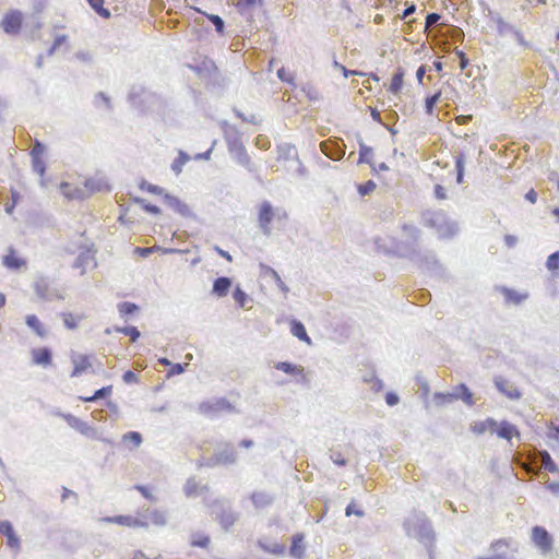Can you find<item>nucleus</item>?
Masks as SVG:
<instances>
[{"label":"nucleus","instance_id":"f257e3e1","mask_svg":"<svg viewBox=\"0 0 559 559\" xmlns=\"http://www.w3.org/2000/svg\"><path fill=\"white\" fill-rule=\"evenodd\" d=\"M23 21L24 16L21 11L10 10L3 15L0 26L4 33L15 35L20 33Z\"/></svg>","mask_w":559,"mask_h":559},{"label":"nucleus","instance_id":"f03ea898","mask_svg":"<svg viewBox=\"0 0 559 559\" xmlns=\"http://www.w3.org/2000/svg\"><path fill=\"white\" fill-rule=\"evenodd\" d=\"M532 540L543 552H549L552 547V538L543 526L532 528Z\"/></svg>","mask_w":559,"mask_h":559},{"label":"nucleus","instance_id":"7ed1b4c3","mask_svg":"<svg viewBox=\"0 0 559 559\" xmlns=\"http://www.w3.org/2000/svg\"><path fill=\"white\" fill-rule=\"evenodd\" d=\"M106 523L118 524L121 526L138 528V527H147L148 523L146 521H142L132 515H116V516H107L102 520Z\"/></svg>","mask_w":559,"mask_h":559},{"label":"nucleus","instance_id":"20e7f679","mask_svg":"<svg viewBox=\"0 0 559 559\" xmlns=\"http://www.w3.org/2000/svg\"><path fill=\"white\" fill-rule=\"evenodd\" d=\"M96 265L95 252L90 249L82 251L74 263V267L80 270L81 275L85 274L87 269H94Z\"/></svg>","mask_w":559,"mask_h":559},{"label":"nucleus","instance_id":"39448f33","mask_svg":"<svg viewBox=\"0 0 559 559\" xmlns=\"http://www.w3.org/2000/svg\"><path fill=\"white\" fill-rule=\"evenodd\" d=\"M274 217V211L270 202L265 201L260 205L258 221L264 234H270V223Z\"/></svg>","mask_w":559,"mask_h":559},{"label":"nucleus","instance_id":"423d86ee","mask_svg":"<svg viewBox=\"0 0 559 559\" xmlns=\"http://www.w3.org/2000/svg\"><path fill=\"white\" fill-rule=\"evenodd\" d=\"M0 534L5 536L7 545L11 549H15V550L20 549V546H21L20 538L15 534L14 528L9 521L0 522Z\"/></svg>","mask_w":559,"mask_h":559},{"label":"nucleus","instance_id":"0eeeda50","mask_svg":"<svg viewBox=\"0 0 559 559\" xmlns=\"http://www.w3.org/2000/svg\"><path fill=\"white\" fill-rule=\"evenodd\" d=\"M496 388L510 400H519L521 392L518 388L513 386L507 379L497 377L495 379Z\"/></svg>","mask_w":559,"mask_h":559},{"label":"nucleus","instance_id":"6e6552de","mask_svg":"<svg viewBox=\"0 0 559 559\" xmlns=\"http://www.w3.org/2000/svg\"><path fill=\"white\" fill-rule=\"evenodd\" d=\"M73 370L71 377H79L92 368L91 357L88 355H75L72 357Z\"/></svg>","mask_w":559,"mask_h":559},{"label":"nucleus","instance_id":"1a4fd4ad","mask_svg":"<svg viewBox=\"0 0 559 559\" xmlns=\"http://www.w3.org/2000/svg\"><path fill=\"white\" fill-rule=\"evenodd\" d=\"M2 263L10 270H20L26 265V260L21 258L13 248L8 249V253L3 257Z\"/></svg>","mask_w":559,"mask_h":559},{"label":"nucleus","instance_id":"9d476101","mask_svg":"<svg viewBox=\"0 0 559 559\" xmlns=\"http://www.w3.org/2000/svg\"><path fill=\"white\" fill-rule=\"evenodd\" d=\"M32 360L35 365L48 367L51 365L52 355L50 349L46 347L34 348L32 350Z\"/></svg>","mask_w":559,"mask_h":559},{"label":"nucleus","instance_id":"9b49d317","mask_svg":"<svg viewBox=\"0 0 559 559\" xmlns=\"http://www.w3.org/2000/svg\"><path fill=\"white\" fill-rule=\"evenodd\" d=\"M493 433L506 440H511L513 437H519L520 435L515 426L508 421H502L500 425L497 424Z\"/></svg>","mask_w":559,"mask_h":559},{"label":"nucleus","instance_id":"f8f14e48","mask_svg":"<svg viewBox=\"0 0 559 559\" xmlns=\"http://www.w3.org/2000/svg\"><path fill=\"white\" fill-rule=\"evenodd\" d=\"M60 192L67 198V199H82L85 197V192L80 187L70 183V182H62L60 185Z\"/></svg>","mask_w":559,"mask_h":559},{"label":"nucleus","instance_id":"ddd939ff","mask_svg":"<svg viewBox=\"0 0 559 559\" xmlns=\"http://www.w3.org/2000/svg\"><path fill=\"white\" fill-rule=\"evenodd\" d=\"M404 75L405 72L402 68H399L396 72L391 78L390 84L388 86V92L393 95H399L404 85Z\"/></svg>","mask_w":559,"mask_h":559},{"label":"nucleus","instance_id":"4468645a","mask_svg":"<svg viewBox=\"0 0 559 559\" xmlns=\"http://www.w3.org/2000/svg\"><path fill=\"white\" fill-rule=\"evenodd\" d=\"M275 368L287 374L300 377L302 380H306L305 369L301 366L294 365L287 361H280L275 365Z\"/></svg>","mask_w":559,"mask_h":559},{"label":"nucleus","instance_id":"2eb2a0df","mask_svg":"<svg viewBox=\"0 0 559 559\" xmlns=\"http://www.w3.org/2000/svg\"><path fill=\"white\" fill-rule=\"evenodd\" d=\"M26 325L34 331V333L39 337H45L47 335V330L44 323L39 320V318L35 314H28L25 318Z\"/></svg>","mask_w":559,"mask_h":559},{"label":"nucleus","instance_id":"dca6fc26","mask_svg":"<svg viewBox=\"0 0 559 559\" xmlns=\"http://www.w3.org/2000/svg\"><path fill=\"white\" fill-rule=\"evenodd\" d=\"M64 419L70 427L80 431L82 435H88L92 431V428L85 421L73 415H64Z\"/></svg>","mask_w":559,"mask_h":559},{"label":"nucleus","instance_id":"f3484780","mask_svg":"<svg viewBox=\"0 0 559 559\" xmlns=\"http://www.w3.org/2000/svg\"><path fill=\"white\" fill-rule=\"evenodd\" d=\"M34 290L38 298L47 300L51 297L50 284L47 280L40 278L34 283Z\"/></svg>","mask_w":559,"mask_h":559},{"label":"nucleus","instance_id":"a211bd4d","mask_svg":"<svg viewBox=\"0 0 559 559\" xmlns=\"http://www.w3.org/2000/svg\"><path fill=\"white\" fill-rule=\"evenodd\" d=\"M496 426H497V421L495 419L487 418L486 420L474 423L472 425V431L477 435H481L487 431H489L490 433H493V429H496Z\"/></svg>","mask_w":559,"mask_h":559},{"label":"nucleus","instance_id":"6ab92c4d","mask_svg":"<svg viewBox=\"0 0 559 559\" xmlns=\"http://www.w3.org/2000/svg\"><path fill=\"white\" fill-rule=\"evenodd\" d=\"M231 286V281L228 277H218L213 284V293L218 297L226 296Z\"/></svg>","mask_w":559,"mask_h":559},{"label":"nucleus","instance_id":"aec40b11","mask_svg":"<svg viewBox=\"0 0 559 559\" xmlns=\"http://www.w3.org/2000/svg\"><path fill=\"white\" fill-rule=\"evenodd\" d=\"M290 332L294 336H296L300 341H304L307 344H311V340L308 336L306 329L301 322L293 320L290 322Z\"/></svg>","mask_w":559,"mask_h":559},{"label":"nucleus","instance_id":"412c9836","mask_svg":"<svg viewBox=\"0 0 559 559\" xmlns=\"http://www.w3.org/2000/svg\"><path fill=\"white\" fill-rule=\"evenodd\" d=\"M64 325L69 330H74L79 326L81 320L84 319V314H74L72 312H63L61 314Z\"/></svg>","mask_w":559,"mask_h":559},{"label":"nucleus","instance_id":"4be33fe9","mask_svg":"<svg viewBox=\"0 0 559 559\" xmlns=\"http://www.w3.org/2000/svg\"><path fill=\"white\" fill-rule=\"evenodd\" d=\"M302 535H295L293 537L292 546H290V555L296 558H302L305 552V546L302 544Z\"/></svg>","mask_w":559,"mask_h":559},{"label":"nucleus","instance_id":"5701e85b","mask_svg":"<svg viewBox=\"0 0 559 559\" xmlns=\"http://www.w3.org/2000/svg\"><path fill=\"white\" fill-rule=\"evenodd\" d=\"M145 521L148 523V525L153 524L156 526H164L167 522L166 515L164 514V512L156 510V509L148 511L147 520H145Z\"/></svg>","mask_w":559,"mask_h":559},{"label":"nucleus","instance_id":"b1692460","mask_svg":"<svg viewBox=\"0 0 559 559\" xmlns=\"http://www.w3.org/2000/svg\"><path fill=\"white\" fill-rule=\"evenodd\" d=\"M111 393H112V385H107V386H104V388L95 391V393L91 396H80V400L83 402H94L96 400L107 397V396L111 395Z\"/></svg>","mask_w":559,"mask_h":559},{"label":"nucleus","instance_id":"393cba45","mask_svg":"<svg viewBox=\"0 0 559 559\" xmlns=\"http://www.w3.org/2000/svg\"><path fill=\"white\" fill-rule=\"evenodd\" d=\"M93 10L104 19L110 17V11L104 7L105 0H87Z\"/></svg>","mask_w":559,"mask_h":559},{"label":"nucleus","instance_id":"a878e982","mask_svg":"<svg viewBox=\"0 0 559 559\" xmlns=\"http://www.w3.org/2000/svg\"><path fill=\"white\" fill-rule=\"evenodd\" d=\"M456 399L461 397L467 405H474L473 394L465 384H460L456 388Z\"/></svg>","mask_w":559,"mask_h":559},{"label":"nucleus","instance_id":"bb28decb","mask_svg":"<svg viewBox=\"0 0 559 559\" xmlns=\"http://www.w3.org/2000/svg\"><path fill=\"white\" fill-rule=\"evenodd\" d=\"M235 459H236L235 451L233 450V448H229L227 451L217 453L215 455V463H217V464L234 463Z\"/></svg>","mask_w":559,"mask_h":559},{"label":"nucleus","instance_id":"cd10ccee","mask_svg":"<svg viewBox=\"0 0 559 559\" xmlns=\"http://www.w3.org/2000/svg\"><path fill=\"white\" fill-rule=\"evenodd\" d=\"M258 545L265 552H270L273 555H283L285 552V546L283 544H274L272 546H269L265 543H263L262 540H259Z\"/></svg>","mask_w":559,"mask_h":559},{"label":"nucleus","instance_id":"c85d7f7f","mask_svg":"<svg viewBox=\"0 0 559 559\" xmlns=\"http://www.w3.org/2000/svg\"><path fill=\"white\" fill-rule=\"evenodd\" d=\"M157 251H163V252H171L173 250H169V249H163L162 247L159 246H153V247H146V248H142V247H136L134 249V252L136 254H139L140 257L142 258H146L148 257L151 253L153 252H157Z\"/></svg>","mask_w":559,"mask_h":559},{"label":"nucleus","instance_id":"c756f323","mask_svg":"<svg viewBox=\"0 0 559 559\" xmlns=\"http://www.w3.org/2000/svg\"><path fill=\"white\" fill-rule=\"evenodd\" d=\"M122 441L124 443H131L133 448H138L142 443V436L136 431H130L123 435Z\"/></svg>","mask_w":559,"mask_h":559},{"label":"nucleus","instance_id":"7c9ffc66","mask_svg":"<svg viewBox=\"0 0 559 559\" xmlns=\"http://www.w3.org/2000/svg\"><path fill=\"white\" fill-rule=\"evenodd\" d=\"M217 520L225 530H228L235 523L236 518L233 513L223 511Z\"/></svg>","mask_w":559,"mask_h":559},{"label":"nucleus","instance_id":"2f4dec72","mask_svg":"<svg viewBox=\"0 0 559 559\" xmlns=\"http://www.w3.org/2000/svg\"><path fill=\"white\" fill-rule=\"evenodd\" d=\"M441 97V92H437L436 94L428 96L425 100V110L427 115H432L436 104Z\"/></svg>","mask_w":559,"mask_h":559},{"label":"nucleus","instance_id":"473e14b6","mask_svg":"<svg viewBox=\"0 0 559 559\" xmlns=\"http://www.w3.org/2000/svg\"><path fill=\"white\" fill-rule=\"evenodd\" d=\"M138 309L139 308H138V306L135 304H132V302H129V301H124V302H121V304L118 305L119 313L122 317H127L129 314H132L135 311H138Z\"/></svg>","mask_w":559,"mask_h":559},{"label":"nucleus","instance_id":"72a5a7b5","mask_svg":"<svg viewBox=\"0 0 559 559\" xmlns=\"http://www.w3.org/2000/svg\"><path fill=\"white\" fill-rule=\"evenodd\" d=\"M433 400L436 401L437 405H444L456 400V395L452 393H436L433 395Z\"/></svg>","mask_w":559,"mask_h":559},{"label":"nucleus","instance_id":"f704fd0d","mask_svg":"<svg viewBox=\"0 0 559 559\" xmlns=\"http://www.w3.org/2000/svg\"><path fill=\"white\" fill-rule=\"evenodd\" d=\"M464 164H465V157L463 154H460L455 157V168L457 173V182L462 183L463 176H464Z\"/></svg>","mask_w":559,"mask_h":559},{"label":"nucleus","instance_id":"c9c22d12","mask_svg":"<svg viewBox=\"0 0 559 559\" xmlns=\"http://www.w3.org/2000/svg\"><path fill=\"white\" fill-rule=\"evenodd\" d=\"M251 500L257 508H263L270 503V498L261 492H255L251 496Z\"/></svg>","mask_w":559,"mask_h":559},{"label":"nucleus","instance_id":"e433bc0d","mask_svg":"<svg viewBox=\"0 0 559 559\" xmlns=\"http://www.w3.org/2000/svg\"><path fill=\"white\" fill-rule=\"evenodd\" d=\"M188 156L180 152L179 156L173 162L171 169L176 174H180L182 170L183 165L187 163Z\"/></svg>","mask_w":559,"mask_h":559},{"label":"nucleus","instance_id":"4c0bfd02","mask_svg":"<svg viewBox=\"0 0 559 559\" xmlns=\"http://www.w3.org/2000/svg\"><path fill=\"white\" fill-rule=\"evenodd\" d=\"M191 545L193 547L206 548L210 545V537L206 535H197L192 538Z\"/></svg>","mask_w":559,"mask_h":559},{"label":"nucleus","instance_id":"58836bf2","mask_svg":"<svg viewBox=\"0 0 559 559\" xmlns=\"http://www.w3.org/2000/svg\"><path fill=\"white\" fill-rule=\"evenodd\" d=\"M117 331L130 336L132 342H135L140 337V332L135 326L118 328Z\"/></svg>","mask_w":559,"mask_h":559},{"label":"nucleus","instance_id":"ea45409f","mask_svg":"<svg viewBox=\"0 0 559 559\" xmlns=\"http://www.w3.org/2000/svg\"><path fill=\"white\" fill-rule=\"evenodd\" d=\"M542 463H543V466L549 471V472H557V465L556 463L552 461L551 456L549 455V453L545 452L543 455H542Z\"/></svg>","mask_w":559,"mask_h":559},{"label":"nucleus","instance_id":"a19ab883","mask_svg":"<svg viewBox=\"0 0 559 559\" xmlns=\"http://www.w3.org/2000/svg\"><path fill=\"white\" fill-rule=\"evenodd\" d=\"M135 201H136V203L141 204L142 209H143L145 212H148V213H151V214H155V215H157V214H159V213H160V209H159L158 206L153 205V204H151V203H147V202H145V200H143V199H136Z\"/></svg>","mask_w":559,"mask_h":559},{"label":"nucleus","instance_id":"79ce46f5","mask_svg":"<svg viewBox=\"0 0 559 559\" xmlns=\"http://www.w3.org/2000/svg\"><path fill=\"white\" fill-rule=\"evenodd\" d=\"M207 17L214 24L216 31L219 34H223V32H224V21L218 15H215V14H210V15H207Z\"/></svg>","mask_w":559,"mask_h":559},{"label":"nucleus","instance_id":"37998d69","mask_svg":"<svg viewBox=\"0 0 559 559\" xmlns=\"http://www.w3.org/2000/svg\"><path fill=\"white\" fill-rule=\"evenodd\" d=\"M234 299L240 307H243L247 301V294L242 289L237 287L234 292Z\"/></svg>","mask_w":559,"mask_h":559},{"label":"nucleus","instance_id":"c03bdc74","mask_svg":"<svg viewBox=\"0 0 559 559\" xmlns=\"http://www.w3.org/2000/svg\"><path fill=\"white\" fill-rule=\"evenodd\" d=\"M547 267L557 270L559 267V252L551 253L547 259Z\"/></svg>","mask_w":559,"mask_h":559},{"label":"nucleus","instance_id":"a18cd8bd","mask_svg":"<svg viewBox=\"0 0 559 559\" xmlns=\"http://www.w3.org/2000/svg\"><path fill=\"white\" fill-rule=\"evenodd\" d=\"M44 150H45L44 145L39 141L36 140L34 143V146L31 151L32 158L41 157Z\"/></svg>","mask_w":559,"mask_h":559},{"label":"nucleus","instance_id":"49530a36","mask_svg":"<svg viewBox=\"0 0 559 559\" xmlns=\"http://www.w3.org/2000/svg\"><path fill=\"white\" fill-rule=\"evenodd\" d=\"M374 188H376V183L372 180H368L364 185H360L358 190H359L360 194L365 195V194H368L369 192L373 191Z\"/></svg>","mask_w":559,"mask_h":559},{"label":"nucleus","instance_id":"de8ad7c7","mask_svg":"<svg viewBox=\"0 0 559 559\" xmlns=\"http://www.w3.org/2000/svg\"><path fill=\"white\" fill-rule=\"evenodd\" d=\"M33 168L40 176L45 173V163L41 157L33 158Z\"/></svg>","mask_w":559,"mask_h":559},{"label":"nucleus","instance_id":"09e8293b","mask_svg":"<svg viewBox=\"0 0 559 559\" xmlns=\"http://www.w3.org/2000/svg\"><path fill=\"white\" fill-rule=\"evenodd\" d=\"M135 489L147 500H154V496L152 495L151 490L146 486L136 485Z\"/></svg>","mask_w":559,"mask_h":559},{"label":"nucleus","instance_id":"8fccbe9b","mask_svg":"<svg viewBox=\"0 0 559 559\" xmlns=\"http://www.w3.org/2000/svg\"><path fill=\"white\" fill-rule=\"evenodd\" d=\"M122 379L128 384L136 383L139 381L138 376L131 370L126 371L122 376Z\"/></svg>","mask_w":559,"mask_h":559},{"label":"nucleus","instance_id":"3c124183","mask_svg":"<svg viewBox=\"0 0 559 559\" xmlns=\"http://www.w3.org/2000/svg\"><path fill=\"white\" fill-rule=\"evenodd\" d=\"M372 151L370 147L360 145L359 150V162H367L368 157L371 155Z\"/></svg>","mask_w":559,"mask_h":559},{"label":"nucleus","instance_id":"603ef678","mask_svg":"<svg viewBox=\"0 0 559 559\" xmlns=\"http://www.w3.org/2000/svg\"><path fill=\"white\" fill-rule=\"evenodd\" d=\"M345 514H346L347 516H350L352 514H356V515H358V516H362V515H364V512H362L361 510L356 509V504H355V503H349V504L346 507Z\"/></svg>","mask_w":559,"mask_h":559},{"label":"nucleus","instance_id":"864d4df0","mask_svg":"<svg viewBox=\"0 0 559 559\" xmlns=\"http://www.w3.org/2000/svg\"><path fill=\"white\" fill-rule=\"evenodd\" d=\"M331 460L340 466L346 465V460L343 457V455L340 452H335L331 454Z\"/></svg>","mask_w":559,"mask_h":559},{"label":"nucleus","instance_id":"5fc2aeb1","mask_svg":"<svg viewBox=\"0 0 559 559\" xmlns=\"http://www.w3.org/2000/svg\"><path fill=\"white\" fill-rule=\"evenodd\" d=\"M440 20V15L437 13H430L426 16V28L432 26Z\"/></svg>","mask_w":559,"mask_h":559},{"label":"nucleus","instance_id":"6e6d98bb","mask_svg":"<svg viewBox=\"0 0 559 559\" xmlns=\"http://www.w3.org/2000/svg\"><path fill=\"white\" fill-rule=\"evenodd\" d=\"M335 66L341 69L345 78H348L349 75H362L361 72L347 70L344 66L338 64L337 62H335Z\"/></svg>","mask_w":559,"mask_h":559},{"label":"nucleus","instance_id":"4d7b16f0","mask_svg":"<svg viewBox=\"0 0 559 559\" xmlns=\"http://www.w3.org/2000/svg\"><path fill=\"white\" fill-rule=\"evenodd\" d=\"M435 194L440 200H443L447 198L445 189L440 185H437L435 187Z\"/></svg>","mask_w":559,"mask_h":559},{"label":"nucleus","instance_id":"13d9d810","mask_svg":"<svg viewBox=\"0 0 559 559\" xmlns=\"http://www.w3.org/2000/svg\"><path fill=\"white\" fill-rule=\"evenodd\" d=\"M385 401H386L388 405L393 406V405L397 404L399 397L396 394L390 392L385 395Z\"/></svg>","mask_w":559,"mask_h":559},{"label":"nucleus","instance_id":"bf43d9fd","mask_svg":"<svg viewBox=\"0 0 559 559\" xmlns=\"http://www.w3.org/2000/svg\"><path fill=\"white\" fill-rule=\"evenodd\" d=\"M216 407L210 403H202L200 405V411L203 413V414H210L212 413L213 411H215Z\"/></svg>","mask_w":559,"mask_h":559},{"label":"nucleus","instance_id":"052dcab7","mask_svg":"<svg viewBox=\"0 0 559 559\" xmlns=\"http://www.w3.org/2000/svg\"><path fill=\"white\" fill-rule=\"evenodd\" d=\"M456 53L460 57V68L464 70L468 66V59L463 51H457Z\"/></svg>","mask_w":559,"mask_h":559},{"label":"nucleus","instance_id":"680f3d73","mask_svg":"<svg viewBox=\"0 0 559 559\" xmlns=\"http://www.w3.org/2000/svg\"><path fill=\"white\" fill-rule=\"evenodd\" d=\"M273 276L274 278L276 280V283L278 285V287L284 292V293H287L288 292V288L287 286L283 283V281L281 280L280 275L273 271Z\"/></svg>","mask_w":559,"mask_h":559},{"label":"nucleus","instance_id":"e2e57ef3","mask_svg":"<svg viewBox=\"0 0 559 559\" xmlns=\"http://www.w3.org/2000/svg\"><path fill=\"white\" fill-rule=\"evenodd\" d=\"M525 199L527 201H530L531 203H535L537 201V193L535 192L534 189H531L526 194H525Z\"/></svg>","mask_w":559,"mask_h":559},{"label":"nucleus","instance_id":"0e129e2a","mask_svg":"<svg viewBox=\"0 0 559 559\" xmlns=\"http://www.w3.org/2000/svg\"><path fill=\"white\" fill-rule=\"evenodd\" d=\"M425 73H426V67L420 66L416 71V78H417L418 83H423Z\"/></svg>","mask_w":559,"mask_h":559},{"label":"nucleus","instance_id":"69168bd1","mask_svg":"<svg viewBox=\"0 0 559 559\" xmlns=\"http://www.w3.org/2000/svg\"><path fill=\"white\" fill-rule=\"evenodd\" d=\"M370 114L374 121L381 123V114L378 109L370 107Z\"/></svg>","mask_w":559,"mask_h":559},{"label":"nucleus","instance_id":"338daca9","mask_svg":"<svg viewBox=\"0 0 559 559\" xmlns=\"http://www.w3.org/2000/svg\"><path fill=\"white\" fill-rule=\"evenodd\" d=\"M215 251H216L221 257H223L224 259H226L228 262H231V260H233V259H231V255H230L227 251H225V250L221 249L219 247H215Z\"/></svg>","mask_w":559,"mask_h":559},{"label":"nucleus","instance_id":"774afa93","mask_svg":"<svg viewBox=\"0 0 559 559\" xmlns=\"http://www.w3.org/2000/svg\"><path fill=\"white\" fill-rule=\"evenodd\" d=\"M147 191L154 194H163V189L158 186L148 185Z\"/></svg>","mask_w":559,"mask_h":559}]
</instances>
